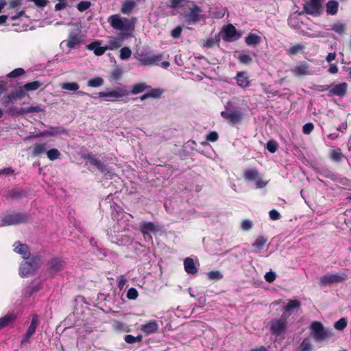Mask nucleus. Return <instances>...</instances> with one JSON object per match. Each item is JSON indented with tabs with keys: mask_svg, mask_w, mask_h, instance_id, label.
I'll return each instance as SVG.
<instances>
[{
	"mask_svg": "<svg viewBox=\"0 0 351 351\" xmlns=\"http://www.w3.org/2000/svg\"><path fill=\"white\" fill-rule=\"evenodd\" d=\"M136 21V18L135 17L129 19L121 18L119 14L111 15L108 19V21L114 29L122 31H133L135 28Z\"/></svg>",
	"mask_w": 351,
	"mask_h": 351,
	"instance_id": "nucleus-1",
	"label": "nucleus"
},
{
	"mask_svg": "<svg viewBox=\"0 0 351 351\" xmlns=\"http://www.w3.org/2000/svg\"><path fill=\"white\" fill-rule=\"evenodd\" d=\"M230 102L225 105L226 110L221 111L220 114L222 118L226 119L229 124L232 125H239L242 123L243 119V113L237 109H230Z\"/></svg>",
	"mask_w": 351,
	"mask_h": 351,
	"instance_id": "nucleus-2",
	"label": "nucleus"
},
{
	"mask_svg": "<svg viewBox=\"0 0 351 351\" xmlns=\"http://www.w3.org/2000/svg\"><path fill=\"white\" fill-rule=\"evenodd\" d=\"M311 335L316 342H321L330 337V331L320 322L314 321L310 326Z\"/></svg>",
	"mask_w": 351,
	"mask_h": 351,
	"instance_id": "nucleus-3",
	"label": "nucleus"
},
{
	"mask_svg": "<svg viewBox=\"0 0 351 351\" xmlns=\"http://www.w3.org/2000/svg\"><path fill=\"white\" fill-rule=\"evenodd\" d=\"M324 2L325 0H308L303 5L302 13L318 17L324 11Z\"/></svg>",
	"mask_w": 351,
	"mask_h": 351,
	"instance_id": "nucleus-4",
	"label": "nucleus"
},
{
	"mask_svg": "<svg viewBox=\"0 0 351 351\" xmlns=\"http://www.w3.org/2000/svg\"><path fill=\"white\" fill-rule=\"evenodd\" d=\"M287 316L282 315L278 319H274L269 324V331L271 335L280 336L285 333L287 328Z\"/></svg>",
	"mask_w": 351,
	"mask_h": 351,
	"instance_id": "nucleus-5",
	"label": "nucleus"
},
{
	"mask_svg": "<svg viewBox=\"0 0 351 351\" xmlns=\"http://www.w3.org/2000/svg\"><path fill=\"white\" fill-rule=\"evenodd\" d=\"M29 219V215L27 213H16L8 215L1 219L3 226H9L18 225L21 223H26Z\"/></svg>",
	"mask_w": 351,
	"mask_h": 351,
	"instance_id": "nucleus-6",
	"label": "nucleus"
},
{
	"mask_svg": "<svg viewBox=\"0 0 351 351\" xmlns=\"http://www.w3.org/2000/svg\"><path fill=\"white\" fill-rule=\"evenodd\" d=\"M243 178L246 181H254L257 188H263L267 185V182L263 180L261 175L256 167L248 168L244 170Z\"/></svg>",
	"mask_w": 351,
	"mask_h": 351,
	"instance_id": "nucleus-7",
	"label": "nucleus"
},
{
	"mask_svg": "<svg viewBox=\"0 0 351 351\" xmlns=\"http://www.w3.org/2000/svg\"><path fill=\"white\" fill-rule=\"evenodd\" d=\"M347 278L348 275L346 273L327 274L320 277L319 285L321 287H326L343 282Z\"/></svg>",
	"mask_w": 351,
	"mask_h": 351,
	"instance_id": "nucleus-8",
	"label": "nucleus"
},
{
	"mask_svg": "<svg viewBox=\"0 0 351 351\" xmlns=\"http://www.w3.org/2000/svg\"><path fill=\"white\" fill-rule=\"evenodd\" d=\"M128 92L122 88L118 87L109 92H99L98 97L105 98L106 101H115L119 99L127 96Z\"/></svg>",
	"mask_w": 351,
	"mask_h": 351,
	"instance_id": "nucleus-9",
	"label": "nucleus"
},
{
	"mask_svg": "<svg viewBox=\"0 0 351 351\" xmlns=\"http://www.w3.org/2000/svg\"><path fill=\"white\" fill-rule=\"evenodd\" d=\"M202 9L196 4H193L191 7L189 8L187 12L185 13V17L189 20L190 24H195L199 22L202 18Z\"/></svg>",
	"mask_w": 351,
	"mask_h": 351,
	"instance_id": "nucleus-10",
	"label": "nucleus"
},
{
	"mask_svg": "<svg viewBox=\"0 0 351 351\" xmlns=\"http://www.w3.org/2000/svg\"><path fill=\"white\" fill-rule=\"evenodd\" d=\"M38 326V319L36 315H33L30 325L27 328L21 341V346H25L29 342L31 338L36 332V328Z\"/></svg>",
	"mask_w": 351,
	"mask_h": 351,
	"instance_id": "nucleus-11",
	"label": "nucleus"
},
{
	"mask_svg": "<svg viewBox=\"0 0 351 351\" xmlns=\"http://www.w3.org/2000/svg\"><path fill=\"white\" fill-rule=\"evenodd\" d=\"M323 90H328L330 95L339 97L344 96L347 92L348 84L343 82L338 84H331L330 85L322 86Z\"/></svg>",
	"mask_w": 351,
	"mask_h": 351,
	"instance_id": "nucleus-12",
	"label": "nucleus"
},
{
	"mask_svg": "<svg viewBox=\"0 0 351 351\" xmlns=\"http://www.w3.org/2000/svg\"><path fill=\"white\" fill-rule=\"evenodd\" d=\"M26 91L23 88V85L19 86L15 90L11 91V93L7 97V101H3L5 106H7L10 103H14L18 99H21L25 97Z\"/></svg>",
	"mask_w": 351,
	"mask_h": 351,
	"instance_id": "nucleus-13",
	"label": "nucleus"
},
{
	"mask_svg": "<svg viewBox=\"0 0 351 351\" xmlns=\"http://www.w3.org/2000/svg\"><path fill=\"white\" fill-rule=\"evenodd\" d=\"M82 158L87 160L93 166L95 167L101 173L106 171V165L92 153L84 154Z\"/></svg>",
	"mask_w": 351,
	"mask_h": 351,
	"instance_id": "nucleus-14",
	"label": "nucleus"
},
{
	"mask_svg": "<svg viewBox=\"0 0 351 351\" xmlns=\"http://www.w3.org/2000/svg\"><path fill=\"white\" fill-rule=\"evenodd\" d=\"M163 54L145 53L140 56V62L144 65H150L159 62L162 58Z\"/></svg>",
	"mask_w": 351,
	"mask_h": 351,
	"instance_id": "nucleus-15",
	"label": "nucleus"
},
{
	"mask_svg": "<svg viewBox=\"0 0 351 351\" xmlns=\"http://www.w3.org/2000/svg\"><path fill=\"white\" fill-rule=\"evenodd\" d=\"M291 73L294 76L302 77L310 74V66L304 61L299 62L295 66L291 69Z\"/></svg>",
	"mask_w": 351,
	"mask_h": 351,
	"instance_id": "nucleus-16",
	"label": "nucleus"
},
{
	"mask_svg": "<svg viewBox=\"0 0 351 351\" xmlns=\"http://www.w3.org/2000/svg\"><path fill=\"white\" fill-rule=\"evenodd\" d=\"M14 251L22 256L25 260H28L30 257L31 253L29 247L27 245L21 243L20 241H16L13 244Z\"/></svg>",
	"mask_w": 351,
	"mask_h": 351,
	"instance_id": "nucleus-17",
	"label": "nucleus"
},
{
	"mask_svg": "<svg viewBox=\"0 0 351 351\" xmlns=\"http://www.w3.org/2000/svg\"><path fill=\"white\" fill-rule=\"evenodd\" d=\"M17 319V314L15 312L8 313L0 317V330L12 326Z\"/></svg>",
	"mask_w": 351,
	"mask_h": 351,
	"instance_id": "nucleus-18",
	"label": "nucleus"
},
{
	"mask_svg": "<svg viewBox=\"0 0 351 351\" xmlns=\"http://www.w3.org/2000/svg\"><path fill=\"white\" fill-rule=\"evenodd\" d=\"M223 33L224 34L222 38L224 41L226 42L237 40L239 37L238 36L237 38H234L237 34V32L235 27L232 24H228L226 26H225L223 28Z\"/></svg>",
	"mask_w": 351,
	"mask_h": 351,
	"instance_id": "nucleus-19",
	"label": "nucleus"
},
{
	"mask_svg": "<svg viewBox=\"0 0 351 351\" xmlns=\"http://www.w3.org/2000/svg\"><path fill=\"white\" fill-rule=\"evenodd\" d=\"M140 230L145 237L148 235L152 239L151 234L158 232L159 228L153 222H147L140 226Z\"/></svg>",
	"mask_w": 351,
	"mask_h": 351,
	"instance_id": "nucleus-20",
	"label": "nucleus"
},
{
	"mask_svg": "<svg viewBox=\"0 0 351 351\" xmlns=\"http://www.w3.org/2000/svg\"><path fill=\"white\" fill-rule=\"evenodd\" d=\"M64 263L59 258H53L48 262V270L50 273H57L64 268Z\"/></svg>",
	"mask_w": 351,
	"mask_h": 351,
	"instance_id": "nucleus-21",
	"label": "nucleus"
},
{
	"mask_svg": "<svg viewBox=\"0 0 351 351\" xmlns=\"http://www.w3.org/2000/svg\"><path fill=\"white\" fill-rule=\"evenodd\" d=\"M140 330L146 335L156 332L158 330V324L156 320H150L140 326Z\"/></svg>",
	"mask_w": 351,
	"mask_h": 351,
	"instance_id": "nucleus-22",
	"label": "nucleus"
},
{
	"mask_svg": "<svg viewBox=\"0 0 351 351\" xmlns=\"http://www.w3.org/2000/svg\"><path fill=\"white\" fill-rule=\"evenodd\" d=\"M237 84L241 88H245L250 86V81L245 71H238L234 77Z\"/></svg>",
	"mask_w": 351,
	"mask_h": 351,
	"instance_id": "nucleus-23",
	"label": "nucleus"
},
{
	"mask_svg": "<svg viewBox=\"0 0 351 351\" xmlns=\"http://www.w3.org/2000/svg\"><path fill=\"white\" fill-rule=\"evenodd\" d=\"M34 270V266L31 261L26 260L21 264L19 274L21 277H27Z\"/></svg>",
	"mask_w": 351,
	"mask_h": 351,
	"instance_id": "nucleus-24",
	"label": "nucleus"
},
{
	"mask_svg": "<svg viewBox=\"0 0 351 351\" xmlns=\"http://www.w3.org/2000/svg\"><path fill=\"white\" fill-rule=\"evenodd\" d=\"M82 43L81 38L79 34L71 32L68 38L66 46L70 49L76 48Z\"/></svg>",
	"mask_w": 351,
	"mask_h": 351,
	"instance_id": "nucleus-25",
	"label": "nucleus"
},
{
	"mask_svg": "<svg viewBox=\"0 0 351 351\" xmlns=\"http://www.w3.org/2000/svg\"><path fill=\"white\" fill-rule=\"evenodd\" d=\"M86 48L89 50L93 51L95 55L100 56L103 55L108 49V47L100 46L99 41H94L86 45Z\"/></svg>",
	"mask_w": 351,
	"mask_h": 351,
	"instance_id": "nucleus-26",
	"label": "nucleus"
},
{
	"mask_svg": "<svg viewBox=\"0 0 351 351\" xmlns=\"http://www.w3.org/2000/svg\"><path fill=\"white\" fill-rule=\"evenodd\" d=\"M14 112L17 113L18 114H28L32 112H40L43 111V108L40 106H31L28 108H16L12 110Z\"/></svg>",
	"mask_w": 351,
	"mask_h": 351,
	"instance_id": "nucleus-27",
	"label": "nucleus"
},
{
	"mask_svg": "<svg viewBox=\"0 0 351 351\" xmlns=\"http://www.w3.org/2000/svg\"><path fill=\"white\" fill-rule=\"evenodd\" d=\"M184 266L186 272L189 274H196L198 271L193 258L187 257L184 261Z\"/></svg>",
	"mask_w": 351,
	"mask_h": 351,
	"instance_id": "nucleus-28",
	"label": "nucleus"
},
{
	"mask_svg": "<svg viewBox=\"0 0 351 351\" xmlns=\"http://www.w3.org/2000/svg\"><path fill=\"white\" fill-rule=\"evenodd\" d=\"M164 90L160 88H151L149 91L141 96L140 99L144 101L148 98H159L163 94Z\"/></svg>",
	"mask_w": 351,
	"mask_h": 351,
	"instance_id": "nucleus-29",
	"label": "nucleus"
},
{
	"mask_svg": "<svg viewBox=\"0 0 351 351\" xmlns=\"http://www.w3.org/2000/svg\"><path fill=\"white\" fill-rule=\"evenodd\" d=\"M134 0H125L121 5V12L123 14H130L136 6Z\"/></svg>",
	"mask_w": 351,
	"mask_h": 351,
	"instance_id": "nucleus-30",
	"label": "nucleus"
},
{
	"mask_svg": "<svg viewBox=\"0 0 351 351\" xmlns=\"http://www.w3.org/2000/svg\"><path fill=\"white\" fill-rule=\"evenodd\" d=\"M339 3L336 0H330L326 4V12L329 15H335L338 12Z\"/></svg>",
	"mask_w": 351,
	"mask_h": 351,
	"instance_id": "nucleus-31",
	"label": "nucleus"
},
{
	"mask_svg": "<svg viewBox=\"0 0 351 351\" xmlns=\"http://www.w3.org/2000/svg\"><path fill=\"white\" fill-rule=\"evenodd\" d=\"M220 43L219 34H216L214 37H210L204 40L202 47L206 48H213L215 45L219 46Z\"/></svg>",
	"mask_w": 351,
	"mask_h": 351,
	"instance_id": "nucleus-32",
	"label": "nucleus"
},
{
	"mask_svg": "<svg viewBox=\"0 0 351 351\" xmlns=\"http://www.w3.org/2000/svg\"><path fill=\"white\" fill-rule=\"evenodd\" d=\"M346 23L341 21H337L331 25V29L339 35H344L346 32Z\"/></svg>",
	"mask_w": 351,
	"mask_h": 351,
	"instance_id": "nucleus-33",
	"label": "nucleus"
},
{
	"mask_svg": "<svg viewBox=\"0 0 351 351\" xmlns=\"http://www.w3.org/2000/svg\"><path fill=\"white\" fill-rule=\"evenodd\" d=\"M261 37L256 34L250 33L245 38V43L249 45H257L261 42Z\"/></svg>",
	"mask_w": 351,
	"mask_h": 351,
	"instance_id": "nucleus-34",
	"label": "nucleus"
},
{
	"mask_svg": "<svg viewBox=\"0 0 351 351\" xmlns=\"http://www.w3.org/2000/svg\"><path fill=\"white\" fill-rule=\"evenodd\" d=\"M267 238L263 236H259L252 244V247H254L256 253H260L266 243L267 242Z\"/></svg>",
	"mask_w": 351,
	"mask_h": 351,
	"instance_id": "nucleus-35",
	"label": "nucleus"
},
{
	"mask_svg": "<svg viewBox=\"0 0 351 351\" xmlns=\"http://www.w3.org/2000/svg\"><path fill=\"white\" fill-rule=\"evenodd\" d=\"M237 59L239 62L243 64H250L252 62V58L249 52L245 51H242L239 53Z\"/></svg>",
	"mask_w": 351,
	"mask_h": 351,
	"instance_id": "nucleus-36",
	"label": "nucleus"
},
{
	"mask_svg": "<svg viewBox=\"0 0 351 351\" xmlns=\"http://www.w3.org/2000/svg\"><path fill=\"white\" fill-rule=\"evenodd\" d=\"M330 158L335 162H339L343 158V154L340 148L330 149L329 152Z\"/></svg>",
	"mask_w": 351,
	"mask_h": 351,
	"instance_id": "nucleus-37",
	"label": "nucleus"
},
{
	"mask_svg": "<svg viewBox=\"0 0 351 351\" xmlns=\"http://www.w3.org/2000/svg\"><path fill=\"white\" fill-rule=\"evenodd\" d=\"M150 87L144 82L136 83L133 85L131 93L133 95H137L148 89Z\"/></svg>",
	"mask_w": 351,
	"mask_h": 351,
	"instance_id": "nucleus-38",
	"label": "nucleus"
},
{
	"mask_svg": "<svg viewBox=\"0 0 351 351\" xmlns=\"http://www.w3.org/2000/svg\"><path fill=\"white\" fill-rule=\"evenodd\" d=\"M42 86V83L39 81H33L31 82H27L23 85V88L25 90L26 93L29 91H34L38 89Z\"/></svg>",
	"mask_w": 351,
	"mask_h": 351,
	"instance_id": "nucleus-39",
	"label": "nucleus"
},
{
	"mask_svg": "<svg viewBox=\"0 0 351 351\" xmlns=\"http://www.w3.org/2000/svg\"><path fill=\"white\" fill-rule=\"evenodd\" d=\"M46 151V143H35L33 147V155L38 156Z\"/></svg>",
	"mask_w": 351,
	"mask_h": 351,
	"instance_id": "nucleus-40",
	"label": "nucleus"
},
{
	"mask_svg": "<svg viewBox=\"0 0 351 351\" xmlns=\"http://www.w3.org/2000/svg\"><path fill=\"white\" fill-rule=\"evenodd\" d=\"M47 158L50 160H55L61 158V153L56 148H52L47 152Z\"/></svg>",
	"mask_w": 351,
	"mask_h": 351,
	"instance_id": "nucleus-41",
	"label": "nucleus"
},
{
	"mask_svg": "<svg viewBox=\"0 0 351 351\" xmlns=\"http://www.w3.org/2000/svg\"><path fill=\"white\" fill-rule=\"evenodd\" d=\"M25 195V192L23 190L12 189L8 192V196L13 199H21Z\"/></svg>",
	"mask_w": 351,
	"mask_h": 351,
	"instance_id": "nucleus-42",
	"label": "nucleus"
},
{
	"mask_svg": "<svg viewBox=\"0 0 351 351\" xmlns=\"http://www.w3.org/2000/svg\"><path fill=\"white\" fill-rule=\"evenodd\" d=\"M42 286L40 283L36 285H31L26 288L25 295L31 297L33 294L41 289Z\"/></svg>",
	"mask_w": 351,
	"mask_h": 351,
	"instance_id": "nucleus-43",
	"label": "nucleus"
},
{
	"mask_svg": "<svg viewBox=\"0 0 351 351\" xmlns=\"http://www.w3.org/2000/svg\"><path fill=\"white\" fill-rule=\"evenodd\" d=\"M124 340L126 343H128L129 344L140 343L143 340V336L141 335H138V336L134 337L132 335H126L124 337Z\"/></svg>",
	"mask_w": 351,
	"mask_h": 351,
	"instance_id": "nucleus-44",
	"label": "nucleus"
},
{
	"mask_svg": "<svg viewBox=\"0 0 351 351\" xmlns=\"http://www.w3.org/2000/svg\"><path fill=\"white\" fill-rule=\"evenodd\" d=\"M304 49V45L302 44L298 43L295 45L291 46L287 51V53L290 56H294L298 53L300 51H302Z\"/></svg>",
	"mask_w": 351,
	"mask_h": 351,
	"instance_id": "nucleus-45",
	"label": "nucleus"
},
{
	"mask_svg": "<svg viewBox=\"0 0 351 351\" xmlns=\"http://www.w3.org/2000/svg\"><path fill=\"white\" fill-rule=\"evenodd\" d=\"M104 84V80L101 77H96L88 81V86L90 87H99Z\"/></svg>",
	"mask_w": 351,
	"mask_h": 351,
	"instance_id": "nucleus-46",
	"label": "nucleus"
},
{
	"mask_svg": "<svg viewBox=\"0 0 351 351\" xmlns=\"http://www.w3.org/2000/svg\"><path fill=\"white\" fill-rule=\"evenodd\" d=\"M61 87L64 90L76 91L79 89L80 86L77 82H65L62 84Z\"/></svg>",
	"mask_w": 351,
	"mask_h": 351,
	"instance_id": "nucleus-47",
	"label": "nucleus"
},
{
	"mask_svg": "<svg viewBox=\"0 0 351 351\" xmlns=\"http://www.w3.org/2000/svg\"><path fill=\"white\" fill-rule=\"evenodd\" d=\"M313 345L310 340L304 339L300 345V351H311Z\"/></svg>",
	"mask_w": 351,
	"mask_h": 351,
	"instance_id": "nucleus-48",
	"label": "nucleus"
},
{
	"mask_svg": "<svg viewBox=\"0 0 351 351\" xmlns=\"http://www.w3.org/2000/svg\"><path fill=\"white\" fill-rule=\"evenodd\" d=\"M208 278L210 280H219L223 276L219 271H211L207 274Z\"/></svg>",
	"mask_w": 351,
	"mask_h": 351,
	"instance_id": "nucleus-49",
	"label": "nucleus"
},
{
	"mask_svg": "<svg viewBox=\"0 0 351 351\" xmlns=\"http://www.w3.org/2000/svg\"><path fill=\"white\" fill-rule=\"evenodd\" d=\"M300 306V302L297 300H289L287 304L285 307V311H290L294 308H299Z\"/></svg>",
	"mask_w": 351,
	"mask_h": 351,
	"instance_id": "nucleus-50",
	"label": "nucleus"
},
{
	"mask_svg": "<svg viewBox=\"0 0 351 351\" xmlns=\"http://www.w3.org/2000/svg\"><path fill=\"white\" fill-rule=\"evenodd\" d=\"M25 73V70L23 68H17L14 69L12 71L7 75L8 78H16L20 77Z\"/></svg>",
	"mask_w": 351,
	"mask_h": 351,
	"instance_id": "nucleus-51",
	"label": "nucleus"
},
{
	"mask_svg": "<svg viewBox=\"0 0 351 351\" xmlns=\"http://www.w3.org/2000/svg\"><path fill=\"white\" fill-rule=\"evenodd\" d=\"M132 54L131 49L128 47H124L121 49L120 50V55L119 57L122 60H127L128 59Z\"/></svg>",
	"mask_w": 351,
	"mask_h": 351,
	"instance_id": "nucleus-52",
	"label": "nucleus"
},
{
	"mask_svg": "<svg viewBox=\"0 0 351 351\" xmlns=\"http://www.w3.org/2000/svg\"><path fill=\"white\" fill-rule=\"evenodd\" d=\"M334 326L338 330H343L347 326V319L345 317L339 319L335 323Z\"/></svg>",
	"mask_w": 351,
	"mask_h": 351,
	"instance_id": "nucleus-53",
	"label": "nucleus"
},
{
	"mask_svg": "<svg viewBox=\"0 0 351 351\" xmlns=\"http://www.w3.org/2000/svg\"><path fill=\"white\" fill-rule=\"evenodd\" d=\"M267 150L270 152V153H275L277 149H278V145L277 143V142L274 140H269L267 143V146H266Z\"/></svg>",
	"mask_w": 351,
	"mask_h": 351,
	"instance_id": "nucleus-54",
	"label": "nucleus"
},
{
	"mask_svg": "<svg viewBox=\"0 0 351 351\" xmlns=\"http://www.w3.org/2000/svg\"><path fill=\"white\" fill-rule=\"evenodd\" d=\"M90 2L87 1H82L77 5V9L80 12H84L90 7Z\"/></svg>",
	"mask_w": 351,
	"mask_h": 351,
	"instance_id": "nucleus-55",
	"label": "nucleus"
},
{
	"mask_svg": "<svg viewBox=\"0 0 351 351\" xmlns=\"http://www.w3.org/2000/svg\"><path fill=\"white\" fill-rule=\"evenodd\" d=\"M182 27L178 25L171 32V36L174 38H180L182 37Z\"/></svg>",
	"mask_w": 351,
	"mask_h": 351,
	"instance_id": "nucleus-56",
	"label": "nucleus"
},
{
	"mask_svg": "<svg viewBox=\"0 0 351 351\" xmlns=\"http://www.w3.org/2000/svg\"><path fill=\"white\" fill-rule=\"evenodd\" d=\"M65 132V130L62 128L60 127H52L50 128L49 131H47L45 132V134H47L50 136H53L57 134H62Z\"/></svg>",
	"mask_w": 351,
	"mask_h": 351,
	"instance_id": "nucleus-57",
	"label": "nucleus"
},
{
	"mask_svg": "<svg viewBox=\"0 0 351 351\" xmlns=\"http://www.w3.org/2000/svg\"><path fill=\"white\" fill-rule=\"evenodd\" d=\"M138 296V293L136 289L131 287L127 293V298L129 300H136Z\"/></svg>",
	"mask_w": 351,
	"mask_h": 351,
	"instance_id": "nucleus-58",
	"label": "nucleus"
},
{
	"mask_svg": "<svg viewBox=\"0 0 351 351\" xmlns=\"http://www.w3.org/2000/svg\"><path fill=\"white\" fill-rule=\"evenodd\" d=\"M314 129V125L311 122L305 123L302 127V132L305 134H310Z\"/></svg>",
	"mask_w": 351,
	"mask_h": 351,
	"instance_id": "nucleus-59",
	"label": "nucleus"
},
{
	"mask_svg": "<svg viewBox=\"0 0 351 351\" xmlns=\"http://www.w3.org/2000/svg\"><path fill=\"white\" fill-rule=\"evenodd\" d=\"M219 135L218 133L215 131H212L209 134H208L206 136V139L210 142H215L218 140Z\"/></svg>",
	"mask_w": 351,
	"mask_h": 351,
	"instance_id": "nucleus-60",
	"label": "nucleus"
},
{
	"mask_svg": "<svg viewBox=\"0 0 351 351\" xmlns=\"http://www.w3.org/2000/svg\"><path fill=\"white\" fill-rule=\"evenodd\" d=\"M241 226L244 231H248L252 228V222L250 219H245L241 222Z\"/></svg>",
	"mask_w": 351,
	"mask_h": 351,
	"instance_id": "nucleus-61",
	"label": "nucleus"
},
{
	"mask_svg": "<svg viewBox=\"0 0 351 351\" xmlns=\"http://www.w3.org/2000/svg\"><path fill=\"white\" fill-rule=\"evenodd\" d=\"M276 278V275L273 271L267 272L265 275V279L267 282L271 283L273 282Z\"/></svg>",
	"mask_w": 351,
	"mask_h": 351,
	"instance_id": "nucleus-62",
	"label": "nucleus"
},
{
	"mask_svg": "<svg viewBox=\"0 0 351 351\" xmlns=\"http://www.w3.org/2000/svg\"><path fill=\"white\" fill-rule=\"evenodd\" d=\"M122 73L121 70L117 69H114L111 73V77L114 80H119L121 77Z\"/></svg>",
	"mask_w": 351,
	"mask_h": 351,
	"instance_id": "nucleus-63",
	"label": "nucleus"
},
{
	"mask_svg": "<svg viewBox=\"0 0 351 351\" xmlns=\"http://www.w3.org/2000/svg\"><path fill=\"white\" fill-rule=\"evenodd\" d=\"M112 326L113 328L117 331L124 330L125 325L121 322L114 321Z\"/></svg>",
	"mask_w": 351,
	"mask_h": 351,
	"instance_id": "nucleus-64",
	"label": "nucleus"
}]
</instances>
